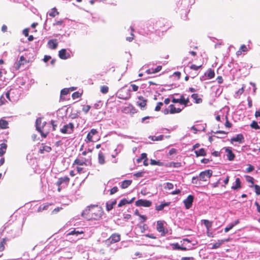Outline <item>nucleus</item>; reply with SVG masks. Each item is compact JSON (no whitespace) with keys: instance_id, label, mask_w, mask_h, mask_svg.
Returning <instances> with one entry per match:
<instances>
[{"instance_id":"obj_1","label":"nucleus","mask_w":260,"mask_h":260,"mask_svg":"<svg viewBox=\"0 0 260 260\" xmlns=\"http://www.w3.org/2000/svg\"><path fill=\"white\" fill-rule=\"evenodd\" d=\"M104 214L102 208L97 205L87 207L82 212V216L88 220H98L102 218Z\"/></svg>"},{"instance_id":"obj_2","label":"nucleus","mask_w":260,"mask_h":260,"mask_svg":"<svg viewBox=\"0 0 260 260\" xmlns=\"http://www.w3.org/2000/svg\"><path fill=\"white\" fill-rule=\"evenodd\" d=\"M36 129L40 133L41 136L46 138L50 132V124L46 121L42 122L41 118H38L36 121Z\"/></svg>"},{"instance_id":"obj_3","label":"nucleus","mask_w":260,"mask_h":260,"mask_svg":"<svg viewBox=\"0 0 260 260\" xmlns=\"http://www.w3.org/2000/svg\"><path fill=\"white\" fill-rule=\"evenodd\" d=\"M212 171L211 170H206L201 172L199 174V179L203 181H207L212 175ZM198 178V177L192 178V182L194 183L193 180Z\"/></svg>"},{"instance_id":"obj_4","label":"nucleus","mask_w":260,"mask_h":260,"mask_svg":"<svg viewBox=\"0 0 260 260\" xmlns=\"http://www.w3.org/2000/svg\"><path fill=\"white\" fill-rule=\"evenodd\" d=\"M91 158L86 159L85 157L79 155L74 161L73 165L87 166V162L91 164Z\"/></svg>"},{"instance_id":"obj_5","label":"nucleus","mask_w":260,"mask_h":260,"mask_svg":"<svg viewBox=\"0 0 260 260\" xmlns=\"http://www.w3.org/2000/svg\"><path fill=\"white\" fill-rule=\"evenodd\" d=\"M117 96L120 99L127 100L131 97L130 90L123 88H121L118 91Z\"/></svg>"},{"instance_id":"obj_6","label":"nucleus","mask_w":260,"mask_h":260,"mask_svg":"<svg viewBox=\"0 0 260 260\" xmlns=\"http://www.w3.org/2000/svg\"><path fill=\"white\" fill-rule=\"evenodd\" d=\"M120 235L117 233L113 234L111 236L106 240V243L107 245H111L120 240Z\"/></svg>"},{"instance_id":"obj_7","label":"nucleus","mask_w":260,"mask_h":260,"mask_svg":"<svg viewBox=\"0 0 260 260\" xmlns=\"http://www.w3.org/2000/svg\"><path fill=\"white\" fill-rule=\"evenodd\" d=\"M74 129V124L72 122L64 125L62 128L60 129V132L62 134H71L73 132Z\"/></svg>"},{"instance_id":"obj_8","label":"nucleus","mask_w":260,"mask_h":260,"mask_svg":"<svg viewBox=\"0 0 260 260\" xmlns=\"http://www.w3.org/2000/svg\"><path fill=\"white\" fill-rule=\"evenodd\" d=\"M135 205L138 207H149L152 205V202L149 200L139 199L136 202Z\"/></svg>"},{"instance_id":"obj_9","label":"nucleus","mask_w":260,"mask_h":260,"mask_svg":"<svg viewBox=\"0 0 260 260\" xmlns=\"http://www.w3.org/2000/svg\"><path fill=\"white\" fill-rule=\"evenodd\" d=\"M156 230L161 233V236H165L168 233V230L165 228L162 221L160 220L157 221Z\"/></svg>"},{"instance_id":"obj_10","label":"nucleus","mask_w":260,"mask_h":260,"mask_svg":"<svg viewBox=\"0 0 260 260\" xmlns=\"http://www.w3.org/2000/svg\"><path fill=\"white\" fill-rule=\"evenodd\" d=\"M138 101L137 102V105L139 106L141 109L144 110L147 103V100L145 99L143 96H139L138 98Z\"/></svg>"},{"instance_id":"obj_11","label":"nucleus","mask_w":260,"mask_h":260,"mask_svg":"<svg viewBox=\"0 0 260 260\" xmlns=\"http://www.w3.org/2000/svg\"><path fill=\"white\" fill-rule=\"evenodd\" d=\"M70 179L68 176H64L62 177H60L58 178L57 181L56 182V185L57 186L61 185L62 184H64L66 186H67L69 183Z\"/></svg>"},{"instance_id":"obj_12","label":"nucleus","mask_w":260,"mask_h":260,"mask_svg":"<svg viewBox=\"0 0 260 260\" xmlns=\"http://www.w3.org/2000/svg\"><path fill=\"white\" fill-rule=\"evenodd\" d=\"M194 197L192 195H189L187 198L184 200L183 203L184 204L186 209H188L191 208L193 201Z\"/></svg>"},{"instance_id":"obj_13","label":"nucleus","mask_w":260,"mask_h":260,"mask_svg":"<svg viewBox=\"0 0 260 260\" xmlns=\"http://www.w3.org/2000/svg\"><path fill=\"white\" fill-rule=\"evenodd\" d=\"M98 132L96 129L92 128L88 133L87 135L86 140H85L87 143L89 142H93V136L98 134Z\"/></svg>"},{"instance_id":"obj_14","label":"nucleus","mask_w":260,"mask_h":260,"mask_svg":"<svg viewBox=\"0 0 260 260\" xmlns=\"http://www.w3.org/2000/svg\"><path fill=\"white\" fill-rule=\"evenodd\" d=\"M58 56L61 59H67L70 57V53L65 49H62L59 51Z\"/></svg>"},{"instance_id":"obj_15","label":"nucleus","mask_w":260,"mask_h":260,"mask_svg":"<svg viewBox=\"0 0 260 260\" xmlns=\"http://www.w3.org/2000/svg\"><path fill=\"white\" fill-rule=\"evenodd\" d=\"M225 151L226 153L228 159L230 161L233 160L235 157V155L232 152V150L230 148L226 147L225 148Z\"/></svg>"},{"instance_id":"obj_16","label":"nucleus","mask_w":260,"mask_h":260,"mask_svg":"<svg viewBox=\"0 0 260 260\" xmlns=\"http://www.w3.org/2000/svg\"><path fill=\"white\" fill-rule=\"evenodd\" d=\"M194 0H188V1L187 2L186 1V0H184V1H183L182 0H179L178 2H177V5L178 7L183 6V7H185L186 6H188L189 5H193L194 3Z\"/></svg>"},{"instance_id":"obj_17","label":"nucleus","mask_w":260,"mask_h":260,"mask_svg":"<svg viewBox=\"0 0 260 260\" xmlns=\"http://www.w3.org/2000/svg\"><path fill=\"white\" fill-rule=\"evenodd\" d=\"M27 62V61L25 59L24 57L23 56H21L19 61L17 63H16V66L15 67L16 70H19L22 65H24V64L26 63Z\"/></svg>"},{"instance_id":"obj_18","label":"nucleus","mask_w":260,"mask_h":260,"mask_svg":"<svg viewBox=\"0 0 260 260\" xmlns=\"http://www.w3.org/2000/svg\"><path fill=\"white\" fill-rule=\"evenodd\" d=\"M52 148L49 146L45 145L44 144H42V146L40 148L39 152L43 154L44 152H49L51 151Z\"/></svg>"},{"instance_id":"obj_19","label":"nucleus","mask_w":260,"mask_h":260,"mask_svg":"<svg viewBox=\"0 0 260 260\" xmlns=\"http://www.w3.org/2000/svg\"><path fill=\"white\" fill-rule=\"evenodd\" d=\"M170 110L169 112L170 114H173L175 113H179L181 112L182 109L178 108H176L174 105L171 104L169 106Z\"/></svg>"},{"instance_id":"obj_20","label":"nucleus","mask_w":260,"mask_h":260,"mask_svg":"<svg viewBox=\"0 0 260 260\" xmlns=\"http://www.w3.org/2000/svg\"><path fill=\"white\" fill-rule=\"evenodd\" d=\"M244 138L242 134H238L235 137H233L231 139V141L238 142L239 143H241L244 141Z\"/></svg>"},{"instance_id":"obj_21","label":"nucleus","mask_w":260,"mask_h":260,"mask_svg":"<svg viewBox=\"0 0 260 260\" xmlns=\"http://www.w3.org/2000/svg\"><path fill=\"white\" fill-rule=\"evenodd\" d=\"M48 45L51 49H55L57 47L58 43L56 39H52L48 41Z\"/></svg>"},{"instance_id":"obj_22","label":"nucleus","mask_w":260,"mask_h":260,"mask_svg":"<svg viewBox=\"0 0 260 260\" xmlns=\"http://www.w3.org/2000/svg\"><path fill=\"white\" fill-rule=\"evenodd\" d=\"M98 161L100 165H104L105 163V155L101 151H100L98 154Z\"/></svg>"},{"instance_id":"obj_23","label":"nucleus","mask_w":260,"mask_h":260,"mask_svg":"<svg viewBox=\"0 0 260 260\" xmlns=\"http://www.w3.org/2000/svg\"><path fill=\"white\" fill-rule=\"evenodd\" d=\"M134 199L135 198H133L131 200L128 201L126 199H123L119 202L118 206L120 207L124 206L126 204H131L134 201Z\"/></svg>"},{"instance_id":"obj_24","label":"nucleus","mask_w":260,"mask_h":260,"mask_svg":"<svg viewBox=\"0 0 260 260\" xmlns=\"http://www.w3.org/2000/svg\"><path fill=\"white\" fill-rule=\"evenodd\" d=\"M116 204V201L115 200L111 202H108L106 203V210L108 211H110L113 208L114 206H115Z\"/></svg>"},{"instance_id":"obj_25","label":"nucleus","mask_w":260,"mask_h":260,"mask_svg":"<svg viewBox=\"0 0 260 260\" xmlns=\"http://www.w3.org/2000/svg\"><path fill=\"white\" fill-rule=\"evenodd\" d=\"M192 99L194 100V102L196 104H200L202 102V99L199 97L198 93H193L191 95Z\"/></svg>"},{"instance_id":"obj_26","label":"nucleus","mask_w":260,"mask_h":260,"mask_svg":"<svg viewBox=\"0 0 260 260\" xmlns=\"http://www.w3.org/2000/svg\"><path fill=\"white\" fill-rule=\"evenodd\" d=\"M8 121L3 119H0V129H6L8 128Z\"/></svg>"},{"instance_id":"obj_27","label":"nucleus","mask_w":260,"mask_h":260,"mask_svg":"<svg viewBox=\"0 0 260 260\" xmlns=\"http://www.w3.org/2000/svg\"><path fill=\"white\" fill-rule=\"evenodd\" d=\"M181 163L180 162H170L166 165L167 167L179 168L181 166Z\"/></svg>"},{"instance_id":"obj_28","label":"nucleus","mask_w":260,"mask_h":260,"mask_svg":"<svg viewBox=\"0 0 260 260\" xmlns=\"http://www.w3.org/2000/svg\"><path fill=\"white\" fill-rule=\"evenodd\" d=\"M241 181L239 178H237L235 181V185L232 186V188L234 190H236L241 188Z\"/></svg>"},{"instance_id":"obj_29","label":"nucleus","mask_w":260,"mask_h":260,"mask_svg":"<svg viewBox=\"0 0 260 260\" xmlns=\"http://www.w3.org/2000/svg\"><path fill=\"white\" fill-rule=\"evenodd\" d=\"M132 183V181L131 180H125L122 182L121 184V187L125 189L128 187Z\"/></svg>"},{"instance_id":"obj_30","label":"nucleus","mask_w":260,"mask_h":260,"mask_svg":"<svg viewBox=\"0 0 260 260\" xmlns=\"http://www.w3.org/2000/svg\"><path fill=\"white\" fill-rule=\"evenodd\" d=\"M7 145L6 144L3 143L1 144L0 147V156H2L6 152Z\"/></svg>"},{"instance_id":"obj_31","label":"nucleus","mask_w":260,"mask_h":260,"mask_svg":"<svg viewBox=\"0 0 260 260\" xmlns=\"http://www.w3.org/2000/svg\"><path fill=\"white\" fill-rule=\"evenodd\" d=\"M194 152H195L197 156H206V152L205 151V150L204 148H201L199 150H196L194 151Z\"/></svg>"},{"instance_id":"obj_32","label":"nucleus","mask_w":260,"mask_h":260,"mask_svg":"<svg viewBox=\"0 0 260 260\" xmlns=\"http://www.w3.org/2000/svg\"><path fill=\"white\" fill-rule=\"evenodd\" d=\"M48 15H49V16H55L59 15V12L55 8H54L47 13V16Z\"/></svg>"},{"instance_id":"obj_33","label":"nucleus","mask_w":260,"mask_h":260,"mask_svg":"<svg viewBox=\"0 0 260 260\" xmlns=\"http://www.w3.org/2000/svg\"><path fill=\"white\" fill-rule=\"evenodd\" d=\"M7 239L3 238L0 242V251H3L5 248V245L6 244Z\"/></svg>"},{"instance_id":"obj_34","label":"nucleus","mask_w":260,"mask_h":260,"mask_svg":"<svg viewBox=\"0 0 260 260\" xmlns=\"http://www.w3.org/2000/svg\"><path fill=\"white\" fill-rule=\"evenodd\" d=\"M170 204L169 203H162L160 205L158 206H156L155 207V209L157 211H161L165 207L169 206Z\"/></svg>"},{"instance_id":"obj_35","label":"nucleus","mask_w":260,"mask_h":260,"mask_svg":"<svg viewBox=\"0 0 260 260\" xmlns=\"http://www.w3.org/2000/svg\"><path fill=\"white\" fill-rule=\"evenodd\" d=\"M52 205V204L46 203L43 205L42 206H40V207L38 209V211L41 212L43 210H47L49 206Z\"/></svg>"},{"instance_id":"obj_36","label":"nucleus","mask_w":260,"mask_h":260,"mask_svg":"<svg viewBox=\"0 0 260 260\" xmlns=\"http://www.w3.org/2000/svg\"><path fill=\"white\" fill-rule=\"evenodd\" d=\"M203 222L204 224L206 227V228L208 230H209V229L210 228H211V226L212 225V222L209 221L208 220H206V219L203 220Z\"/></svg>"},{"instance_id":"obj_37","label":"nucleus","mask_w":260,"mask_h":260,"mask_svg":"<svg viewBox=\"0 0 260 260\" xmlns=\"http://www.w3.org/2000/svg\"><path fill=\"white\" fill-rule=\"evenodd\" d=\"M250 126L252 128H253L254 129H260V126L258 124L257 122H256V121H254V120L252 121V122L251 123Z\"/></svg>"},{"instance_id":"obj_38","label":"nucleus","mask_w":260,"mask_h":260,"mask_svg":"<svg viewBox=\"0 0 260 260\" xmlns=\"http://www.w3.org/2000/svg\"><path fill=\"white\" fill-rule=\"evenodd\" d=\"M84 232L82 231H76L75 229L74 230L71 231L69 233L67 234V236H70V235H78V234H83Z\"/></svg>"},{"instance_id":"obj_39","label":"nucleus","mask_w":260,"mask_h":260,"mask_svg":"<svg viewBox=\"0 0 260 260\" xmlns=\"http://www.w3.org/2000/svg\"><path fill=\"white\" fill-rule=\"evenodd\" d=\"M164 135H161L158 136H151L149 138H151L152 141H161L164 139Z\"/></svg>"},{"instance_id":"obj_40","label":"nucleus","mask_w":260,"mask_h":260,"mask_svg":"<svg viewBox=\"0 0 260 260\" xmlns=\"http://www.w3.org/2000/svg\"><path fill=\"white\" fill-rule=\"evenodd\" d=\"M215 76V73H214V71L210 69L208 70L207 71V76L209 78V79H212Z\"/></svg>"},{"instance_id":"obj_41","label":"nucleus","mask_w":260,"mask_h":260,"mask_svg":"<svg viewBox=\"0 0 260 260\" xmlns=\"http://www.w3.org/2000/svg\"><path fill=\"white\" fill-rule=\"evenodd\" d=\"M70 93V89L64 88L60 91V98L61 99L63 95H67Z\"/></svg>"},{"instance_id":"obj_42","label":"nucleus","mask_w":260,"mask_h":260,"mask_svg":"<svg viewBox=\"0 0 260 260\" xmlns=\"http://www.w3.org/2000/svg\"><path fill=\"white\" fill-rule=\"evenodd\" d=\"M109 91V87L107 86L104 85L101 87V92L103 94H106Z\"/></svg>"},{"instance_id":"obj_43","label":"nucleus","mask_w":260,"mask_h":260,"mask_svg":"<svg viewBox=\"0 0 260 260\" xmlns=\"http://www.w3.org/2000/svg\"><path fill=\"white\" fill-rule=\"evenodd\" d=\"M222 244V241L221 240H218L217 242L213 244L211 249H216L219 248L220 245Z\"/></svg>"},{"instance_id":"obj_44","label":"nucleus","mask_w":260,"mask_h":260,"mask_svg":"<svg viewBox=\"0 0 260 260\" xmlns=\"http://www.w3.org/2000/svg\"><path fill=\"white\" fill-rule=\"evenodd\" d=\"M90 108H91L90 106L85 105V106H83L82 110L83 112H84V113L87 114L88 112V111H89V110L90 109Z\"/></svg>"},{"instance_id":"obj_45","label":"nucleus","mask_w":260,"mask_h":260,"mask_svg":"<svg viewBox=\"0 0 260 260\" xmlns=\"http://www.w3.org/2000/svg\"><path fill=\"white\" fill-rule=\"evenodd\" d=\"M253 187L255 189V193L257 195H260V186H259L258 185L255 184V185H253Z\"/></svg>"},{"instance_id":"obj_46","label":"nucleus","mask_w":260,"mask_h":260,"mask_svg":"<svg viewBox=\"0 0 260 260\" xmlns=\"http://www.w3.org/2000/svg\"><path fill=\"white\" fill-rule=\"evenodd\" d=\"M134 31V29L133 28H132V32L131 34V37H126V40L127 41L132 42L133 40L134 37V35L133 34Z\"/></svg>"},{"instance_id":"obj_47","label":"nucleus","mask_w":260,"mask_h":260,"mask_svg":"<svg viewBox=\"0 0 260 260\" xmlns=\"http://www.w3.org/2000/svg\"><path fill=\"white\" fill-rule=\"evenodd\" d=\"M171 246L173 250H180L181 247L178 243H173Z\"/></svg>"},{"instance_id":"obj_48","label":"nucleus","mask_w":260,"mask_h":260,"mask_svg":"<svg viewBox=\"0 0 260 260\" xmlns=\"http://www.w3.org/2000/svg\"><path fill=\"white\" fill-rule=\"evenodd\" d=\"M245 177H246V181L248 182L251 183L252 185L254 184V179L253 177H252L250 176H246Z\"/></svg>"},{"instance_id":"obj_49","label":"nucleus","mask_w":260,"mask_h":260,"mask_svg":"<svg viewBox=\"0 0 260 260\" xmlns=\"http://www.w3.org/2000/svg\"><path fill=\"white\" fill-rule=\"evenodd\" d=\"M81 96V93H79L78 91H76L74 92L72 94V98L73 99H76L80 98Z\"/></svg>"},{"instance_id":"obj_50","label":"nucleus","mask_w":260,"mask_h":260,"mask_svg":"<svg viewBox=\"0 0 260 260\" xmlns=\"http://www.w3.org/2000/svg\"><path fill=\"white\" fill-rule=\"evenodd\" d=\"M150 164L151 165H158V166H161L162 162L159 161H156L154 159H151L150 160Z\"/></svg>"},{"instance_id":"obj_51","label":"nucleus","mask_w":260,"mask_h":260,"mask_svg":"<svg viewBox=\"0 0 260 260\" xmlns=\"http://www.w3.org/2000/svg\"><path fill=\"white\" fill-rule=\"evenodd\" d=\"M202 65L196 66L195 64H191L190 67V69L193 70L197 71L202 67Z\"/></svg>"},{"instance_id":"obj_52","label":"nucleus","mask_w":260,"mask_h":260,"mask_svg":"<svg viewBox=\"0 0 260 260\" xmlns=\"http://www.w3.org/2000/svg\"><path fill=\"white\" fill-rule=\"evenodd\" d=\"M7 101L5 99L3 95H2L0 97V106H3V105L7 103Z\"/></svg>"},{"instance_id":"obj_53","label":"nucleus","mask_w":260,"mask_h":260,"mask_svg":"<svg viewBox=\"0 0 260 260\" xmlns=\"http://www.w3.org/2000/svg\"><path fill=\"white\" fill-rule=\"evenodd\" d=\"M162 105H163V103L162 102L157 103V104L155 108V111H159L160 110L161 107Z\"/></svg>"},{"instance_id":"obj_54","label":"nucleus","mask_w":260,"mask_h":260,"mask_svg":"<svg viewBox=\"0 0 260 260\" xmlns=\"http://www.w3.org/2000/svg\"><path fill=\"white\" fill-rule=\"evenodd\" d=\"M162 69V67L161 66H157L155 69H152V73H155L159 72Z\"/></svg>"},{"instance_id":"obj_55","label":"nucleus","mask_w":260,"mask_h":260,"mask_svg":"<svg viewBox=\"0 0 260 260\" xmlns=\"http://www.w3.org/2000/svg\"><path fill=\"white\" fill-rule=\"evenodd\" d=\"M118 189L117 186H114L113 188H112L110 190V194H113L117 192Z\"/></svg>"},{"instance_id":"obj_56","label":"nucleus","mask_w":260,"mask_h":260,"mask_svg":"<svg viewBox=\"0 0 260 260\" xmlns=\"http://www.w3.org/2000/svg\"><path fill=\"white\" fill-rule=\"evenodd\" d=\"M51 124L52 126L53 131H55L56 130V128L57 127V124H56V122L54 120H51Z\"/></svg>"},{"instance_id":"obj_57","label":"nucleus","mask_w":260,"mask_h":260,"mask_svg":"<svg viewBox=\"0 0 260 260\" xmlns=\"http://www.w3.org/2000/svg\"><path fill=\"white\" fill-rule=\"evenodd\" d=\"M81 166H77L76 169L78 174H81L83 172V168Z\"/></svg>"},{"instance_id":"obj_58","label":"nucleus","mask_w":260,"mask_h":260,"mask_svg":"<svg viewBox=\"0 0 260 260\" xmlns=\"http://www.w3.org/2000/svg\"><path fill=\"white\" fill-rule=\"evenodd\" d=\"M239 49L242 52H247L248 51L246 46L244 44L242 45Z\"/></svg>"},{"instance_id":"obj_59","label":"nucleus","mask_w":260,"mask_h":260,"mask_svg":"<svg viewBox=\"0 0 260 260\" xmlns=\"http://www.w3.org/2000/svg\"><path fill=\"white\" fill-rule=\"evenodd\" d=\"M254 167L251 165H248V167L246 169V171L248 173L252 172L254 170Z\"/></svg>"},{"instance_id":"obj_60","label":"nucleus","mask_w":260,"mask_h":260,"mask_svg":"<svg viewBox=\"0 0 260 260\" xmlns=\"http://www.w3.org/2000/svg\"><path fill=\"white\" fill-rule=\"evenodd\" d=\"M189 102V98H187L186 99L185 98L184 101H183L182 105H184V107H186L188 105V103Z\"/></svg>"},{"instance_id":"obj_61","label":"nucleus","mask_w":260,"mask_h":260,"mask_svg":"<svg viewBox=\"0 0 260 260\" xmlns=\"http://www.w3.org/2000/svg\"><path fill=\"white\" fill-rule=\"evenodd\" d=\"M235 226V224H231L229 226L226 227L224 229V232L225 233L229 232L230 230H231L234 226Z\"/></svg>"},{"instance_id":"obj_62","label":"nucleus","mask_w":260,"mask_h":260,"mask_svg":"<svg viewBox=\"0 0 260 260\" xmlns=\"http://www.w3.org/2000/svg\"><path fill=\"white\" fill-rule=\"evenodd\" d=\"M226 122H225V126L226 127H228V128H230L232 127V124L229 121L228 119V117H226Z\"/></svg>"},{"instance_id":"obj_63","label":"nucleus","mask_w":260,"mask_h":260,"mask_svg":"<svg viewBox=\"0 0 260 260\" xmlns=\"http://www.w3.org/2000/svg\"><path fill=\"white\" fill-rule=\"evenodd\" d=\"M131 86L133 91H137L139 89L138 86L136 85V84H131Z\"/></svg>"},{"instance_id":"obj_64","label":"nucleus","mask_w":260,"mask_h":260,"mask_svg":"<svg viewBox=\"0 0 260 260\" xmlns=\"http://www.w3.org/2000/svg\"><path fill=\"white\" fill-rule=\"evenodd\" d=\"M181 260H194L193 257H182Z\"/></svg>"}]
</instances>
